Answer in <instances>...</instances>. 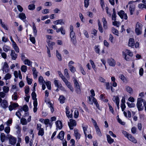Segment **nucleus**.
<instances>
[{"label": "nucleus", "instance_id": "nucleus-15", "mask_svg": "<svg viewBox=\"0 0 146 146\" xmlns=\"http://www.w3.org/2000/svg\"><path fill=\"white\" fill-rule=\"evenodd\" d=\"M113 98L114 99V101H115L118 109H119V99L118 97L117 96H114Z\"/></svg>", "mask_w": 146, "mask_h": 146}, {"label": "nucleus", "instance_id": "nucleus-34", "mask_svg": "<svg viewBox=\"0 0 146 146\" xmlns=\"http://www.w3.org/2000/svg\"><path fill=\"white\" fill-rule=\"evenodd\" d=\"M111 31L112 33L114 34L119 36L118 31L117 30L114 28V27H112L111 28Z\"/></svg>", "mask_w": 146, "mask_h": 146}, {"label": "nucleus", "instance_id": "nucleus-8", "mask_svg": "<svg viewBox=\"0 0 146 146\" xmlns=\"http://www.w3.org/2000/svg\"><path fill=\"white\" fill-rule=\"evenodd\" d=\"M10 143L12 145H14L16 142L15 138L11 135H10L8 137Z\"/></svg>", "mask_w": 146, "mask_h": 146}, {"label": "nucleus", "instance_id": "nucleus-11", "mask_svg": "<svg viewBox=\"0 0 146 146\" xmlns=\"http://www.w3.org/2000/svg\"><path fill=\"white\" fill-rule=\"evenodd\" d=\"M10 55L12 60H15L17 57V54L15 53V51L14 50H11Z\"/></svg>", "mask_w": 146, "mask_h": 146}, {"label": "nucleus", "instance_id": "nucleus-41", "mask_svg": "<svg viewBox=\"0 0 146 146\" xmlns=\"http://www.w3.org/2000/svg\"><path fill=\"white\" fill-rule=\"evenodd\" d=\"M29 9L31 10H33L35 9V5L34 4L29 5L28 6Z\"/></svg>", "mask_w": 146, "mask_h": 146}, {"label": "nucleus", "instance_id": "nucleus-24", "mask_svg": "<svg viewBox=\"0 0 146 146\" xmlns=\"http://www.w3.org/2000/svg\"><path fill=\"white\" fill-rule=\"evenodd\" d=\"M15 127L16 129H17L16 131L17 134L20 137L21 136V135L20 133L21 132V129L20 127L18 125H17Z\"/></svg>", "mask_w": 146, "mask_h": 146}, {"label": "nucleus", "instance_id": "nucleus-21", "mask_svg": "<svg viewBox=\"0 0 146 146\" xmlns=\"http://www.w3.org/2000/svg\"><path fill=\"white\" fill-rule=\"evenodd\" d=\"M135 6L133 4L129 6V10L131 15L133 14V12L135 10Z\"/></svg>", "mask_w": 146, "mask_h": 146}, {"label": "nucleus", "instance_id": "nucleus-37", "mask_svg": "<svg viewBox=\"0 0 146 146\" xmlns=\"http://www.w3.org/2000/svg\"><path fill=\"white\" fill-rule=\"evenodd\" d=\"M38 82L41 84H42L45 83V82L42 76H40L38 79Z\"/></svg>", "mask_w": 146, "mask_h": 146}, {"label": "nucleus", "instance_id": "nucleus-59", "mask_svg": "<svg viewBox=\"0 0 146 146\" xmlns=\"http://www.w3.org/2000/svg\"><path fill=\"white\" fill-rule=\"evenodd\" d=\"M70 113V111H66V114L68 118H72V114H69Z\"/></svg>", "mask_w": 146, "mask_h": 146}, {"label": "nucleus", "instance_id": "nucleus-19", "mask_svg": "<svg viewBox=\"0 0 146 146\" xmlns=\"http://www.w3.org/2000/svg\"><path fill=\"white\" fill-rule=\"evenodd\" d=\"M13 47L14 49L15 50V51L17 52H19V50L18 47L17 46V44L13 40Z\"/></svg>", "mask_w": 146, "mask_h": 146}, {"label": "nucleus", "instance_id": "nucleus-16", "mask_svg": "<svg viewBox=\"0 0 146 146\" xmlns=\"http://www.w3.org/2000/svg\"><path fill=\"white\" fill-rule=\"evenodd\" d=\"M64 133L63 131H62L60 132L57 136V137L60 139L63 140L64 138Z\"/></svg>", "mask_w": 146, "mask_h": 146}, {"label": "nucleus", "instance_id": "nucleus-12", "mask_svg": "<svg viewBox=\"0 0 146 146\" xmlns=\"http://www.w3.org/2000/svg\"><path fill=\"white\" fill-rule=\"evenodd\" d=\"M18 106L19 105L17 103H13L11 104V105L9 106V109L10 111H11L13 110L18 107Z\"/></svg>", "mask_w": 146, "mask_h": 146}, {"label": "nucleus", "instance_id": "nucleus-55", "mask_svg": "<svg viewBox=\"0 0 146 146\" xmlns=\"http://www.w3.org/2000/svg\"><path fill=\"white\" fill-rule=\"evenodd\" d=\"M89 0H84V7L86 8H87L89 5Z\"/></svg>", "mask_w": 146, "mask_h": 146}, {"label": "nucleus", "instance_id": "nucleus-10", "mask_svg": "<svg viewBox=\"0 0 146 146\" xmlns=\"http://www.w3.org/2000/svg\"><path fill=\"white\" fill-rule=\"evenodd\" d=\"M3 69V72H5V73H6L8 72L9 68L7 62H5Z\"/></svg>", "mask_w": 146, "mask_h": 146}, {"label": "nucleus", "instance_id": "nucleus-46", "mask_svg": "<svg viewBox=\"0 0 146 146\" xmlns=\"http://www.w3.org/2000/svg\"><path fill=\"white\" fill-rule=\"evenodd\" d=\"M64 74L67 78L69 77V75L68 73V70L66 68L64 70Z\"/></svg>", "mask_w": 146, "mask_h": 146}, {"label": "nucleus", "instance_id": "nucleus-51", "mask_svg": "<svg viewBox=\"0 0 146 146\" xmlns=\"http://www.w3.org/2000/svg\"><path fill=\"white\" fill-rule=\"evenodd\" d=\"M11 77V75L9 73H7L6 74L4 77V78L6 80L9 79Z\"/></svg>", "mask_w": 146, "mask_h": 146}, {"label": "nucleus", "instance_id": "nucleus-5", "mask_svg": "<svg viewBox=\"0 0 146 146\" xmlns=\"http://www.w3.org/2000/svg\"><path fill=\"white\" fill-rule=\"evenodd\" d=\"M70 122H68V125L70 129H73V126L76 125V123L75 120L73 119H70Z\"/></svg>", "mask_w": 146, "mask_h": 146}, {"label": "nucleus", "instance_id": "nucleus-22", "mask_svg": "<svg viewBox=\"0 0 146 146\" xmlns=\"http://www.w3.org/2000/svg\"><path fill=\"white\" fill-rule=\"evenodd\" d=\"M107 140L109 143L111 144L114 141V140L112 139L109 135H107Z\"/></svg>", "mask_w": 146, "mask_h": 146}, {"label": "nucleus", "instance_id": "nucleus-30", "mask_svg": "<svg viewBox=\"0 0 146 146\" xmlns=\"http://www.w3.org/2000/svg\"><path fill=\"white\" fill-rule=\"evenodd\" d=\"M33 33L34 35V36H36L37 35V31L35 23H33Z\"/></svg>", "mask_w": 146, "mask_h": 146}, {"label": "nucleus", "instance_id": "nucleus-43", "mask_svg": "<svg viewBox=\"0 0 146 146\" xmlns=\"http://www.w3.org/2000/svg\"><path fill=\"white\" fill-rule=\"evenodd\" d=\"M47 87L48 90H50L51 89V82L50 81L45 82V83Z\"/></svg>", "mask_w": 146, "mask_h": 146}, {"label": "nucleus", "instance_id": "nucleus-42", "mask_svg": "<svg viewBox=\"0 0 146 146\" xmlns=\"http://www.w3.org/2000/svg\"><path fill=\"white\" fill-rule=\"evenodd\" d=\"M21 122L23 125H26L27 123L26 119L24 118H22L21 119Z\"/></svg>", "mask_w": 146, "mask_h": 146}, {"label": "nucleus", "instance_id": "nucleus-23", "mask_svg": "<svg viewBox=\"0 0 146 146\" xmlns=\"http://www.w3.org/2000/svg\"><path fill=\"white\" fill-rule=\"evenodd\" d=\"M31 95L32 99L34 100L33 102H36V103H37V100L36 98V95L35 92H32Z\"/></svg>", "mask_w": 146, "mask_h": 146}, {"label": "nucleus", "instance_id": "nucleus-44", "mask_svg": "<svg viewBox=\"0 0 146 146\" xmlns=\"http://www.w3.org/2000/svg\"><path fill=\"white\" fill-rule=\"evenodd\" d=\"M27 69V67L26 66L23 65L21 67V70L22 72H26Z\"/></svg>", "mask_w": 146, "mask_h": 146}, {"label": "nucleus", "instance_id": "nucleus-14", "mask_svg": "<svg viewBox=\"0 0 146 146\" xmlns=\"http://www.w3.org/2000/svg\"><path fill=\"white\" fill-rule=\"evenodd\" d=\"M135 44L134 40V39L130 38L128 42V45L131 48H133Z\"/></svg>", "mask_w": 146, "mask_h": 146}, {"label": "nucleus", "instance_id": "nucleus-47", "mask_svg": "<svg viewBox=\"0 0 146 146\" xmlns=\"http://www.w3.org/2000/svg\"><path fill=\"white\" fill-rule=\"evenodd\" d=\"M125 52H126V53L129 56L132 57L133 56V54L132 52H131L130 50L128 49H126Z\"/></svg>", "mask_w": 146, "mask_h": 146}, {"label": "nucleus", "instance_id": "nucleus-17", "mask_svg": "<svg viewBox=\"0 0 146 146\" xmlns=\"http://www.w3.org/2000/svg\"><path fill=\"white\" fill-rule=\"evenodd\" d=\"M53 23L56 25L58 24L62 25L64 24V22L63 21V19L58 20L56 21H54L53 22Z\"/></svg>", "mask_w": 146, "mask_h": 146}, {"label": "nucleus", "instance_id": "nucleus-3", "mask_svg": "<svg viewBox=\"0 0 146 146\" xmlns=\"http://www.w3.org/2000/svg\"><path fill=\"white\" fill-rule=\"evenodd\" d=\"M122 133L124 135L127 137L130 141L135 143H137V140L131 134H128L127 132L125 131H123Z\"/></svg>", "mask_w": 146, "mask_h": 146}, {"label": "nucleus", "instance_id": "nucleus-62", "mask_svg": "<svg viewBox=\"0 0 146 146\" xmlns=\"http://www.w3.org/2000/svg\"><path fill=\"white\" fill-rule=\"evenodd\" d=\"M28 108L27 105H25L23 106V110H24L25 112L28 111Z\"/></svg>", "mask_w": 146, "mask_h": 146}, {"label": "nucleus", "instance_id": "nucleus-53", "mask_svg": "<svg viewBox=\"0 0 146 146\" xmlns=\"http://www.w3.org/2000/svg\"><path fill=\"white\" fill-rule=\"evenodd\" d=\"M26 79L28 84L29 85H31L32 83V80L28 78L27 76V77Z\"/></svg>", "mask_w": 146, "mask_h": 146}, {"label": "nucleus", "instance_id": "nucleus-7", "mask_svg": "<svg viewBox=\"0 0 146 146\" xmlns=\"http://www.w3.org/2000/svg\"><path fill=\"white\" fill-rule=\"evenodd\" d=\"M75 35V33L74 32H70V36L71 38V41L74 44L76 43V39Z\"/></svg>", "mask_w": 146, "mask_h": 146}, {"label": "nucleus", "instance_id": "nucleus-39", "mask_svg": "<svg viewBox=\"0 0 146 146\" xmlns=\"http://www.w3.org/2000/svg\"><path fill=\"white\" fill-rule=\"evenodd\" d=\"M4 50L6 52H7L9 50H10V47L6 45H5L3 47Z\"/></svg>", "mask_w": 146, "mask_h": 146}, {"label": "nucleus", "instance_id": "nucleus-36", "mask_svg": "<svg viewBox=\"0 0 146 146\" xmlns=\"http://www.w3.org/2000/svg\"><path fill=\"white\" fill-rule=\"evenodd\" d=\"M32 71L34 77L35 78H36L37 76L38 72L36 71V68H33Z\"/></svg>", "mask_w": 146, "mask_h": 146}, {"label": "nucleus", "instance_id": "nucleus-56", "mask_svg": "<svg viewBox=\"0 0 146 146\" xmlns=\"http://www.w3.org/2000/svg\"><path fill=\"white\" fill-rule=\"evenodd\" d=\"M117 117H118L117 119L118 122L120 124L123 125H124L125 124V123L122 121L119 118V115L117 116Z\"/></svg>", "mask_w": 146, "mask_h": 146}, {"label": "nucleus", "instance_id": "nucleus-54", "mask_svg": "<svg viewBox=\"0 0 146 146\" xmlns=\"http://www.w3.org/2000/svg\"><path fill=\"white\" fill-rule=\"evenodd\" d=\"M127 104L129 108H134L135 106V104L134 103H132L131 104H130L128 102H127Z\"/></svg>", "mask_w": 146, "mask_h": 146}, {"label": "nucleus", "instance_id": "nucleus-29", "mask_svg": "<svg viewBox=\"0 0 146 146\" xmlns=\"http://www.w3.org/2000/svg\"><path fill=\"white\" fill-rule=\"evenodd\" d=\"M65 99V98L63 95H60L59 97L58 100L60 103L63 104L64 103Z\"/></svg>", "mask_w": 146, "mask_h": 146}, {"label": "nucleus", "instance_id": "nucleus-31", "mask_svg": "<svg viewBox=\"0 0 146 146\" xmlns=\"http://www.w3.org/2000/svg\"><path fill=\"white\" fill-rule=\"evenodd\" d=\"M19 17L21 19L23 20L25 19L26 18V17L25 13H21L19 14Z\"/></svg>", "mask_w": 146, "mask_h": 146}, {"label": "nucleus", "instance_id": "nucleus-49", "mask_svg": "<svg viewBox=\"0 0 146 146\" xmlns=\"http://www.w3.org/2000/svg\"><path fill=\"white\" fill-rule=\"evenodd\" d=\"M3 91L5 93H7L9 90V88L7 86H4L3 87Z\"/></svg>", "mask_w": 146, "mask_h": 146}, {"label": "nucleus", "instance_id": "nucleus-35", "mask_svg": "<svg viewBox=\"0 0 146 146\" xmlns=\"http://www.w3.org/2000/svg\"><path fill=\"white\" fill-rule=\"evenodd\" d=\"M68 67L72 72L74 73L76 71L75 67L71 65H68Z\"/></svg>", "mask_w": 146, "mask_h": 146}, {"label": "nucleus", "instance_id": "nucleus-1", "mask_svg": "<svg viewBox=\"0 0 146 146\" xmlns=\"http://www.w3.org/2000/svg\"><path fill=\"white\" fill-rule=\"evenodd\" d=\"M146 102L144 99L141 98H138L137 100V106L139 111H142L143 109V107L145 106Z\"/></svg>", "mask_w": 146, "mask_h": 146}, {"label": "nucleus", "instance_id": "nucleus-28", "mask_svg": "<svg viewBox=\"0 0 146 146\" xmlns=\"http://www.w3.org/2000/svg\"><path fill=\"white\" fill-rule=\"evenodd\" d=\"M94 50L99 55L100 54V49L99 45H95L94 47Z\"/></svg>", "mask_w": 146, "mask_h": 146}, {"label": "nucleus", "instance_id": "nucleus-45", "mask_svg": "<svg viewBox=\"0 0 146 146\" xmlns=\"http://www.w3.org/2000/svg\"><path fill=\"white\" fill-rule=\"evenodd\" d=\"M56 55L59 61H61L62 60L61 56L60 54L58 52V50H56Z\"/></svg>", "mask_w": 146, "mask_h": 146}, {"label": "nucleus", "instance_id": "nucleus-60", "mask_svg": "<svg viewBox=\"0 0 146 146\" xmlns=\"http://www.w3.org/2000/svg\"><path fill=\"white\" fill-rule=\"evenodd\" d=\"M75 90L76 93L78 94H80L81 93V91L80 89V88H75Z\"/></svg>", "mask_w": 146, "mask_h": 146}, {"label": "nucleus", "instance_id": "nucleus-25", "mask_svg": "<svg viewBox=\"0 0 146 146\" xmlns=\"http://www.w3.org/2000/svg\"><path fill=\"white\" fill-rule=\"evenodd\" d=\"M113 13L112 16V20L115 21L116 20V16L115 9L114 8L113 10Z\"/></svg>", "mask_w": 146, "mask_h": 146}, {"label": "nucleus", "instance_id": "nucleus-9", "mask_svg": "<svg viewBox=\"0 0 146 146\" xmlns=\"http://www.w3.org/2000/svg\"><path fill=\"white\" fill-rule=\"evenodd\" d=\"M108 62L109 65L111 66H114L115 65V61L112 58L108 59Z\"/></svg>", "mask_w": 146, "mask_h": 146}, {"label": "nucleus", "instance_id": "nucleus-32", "mask_svg": "<svg viewBox=\"0 0 146 146\" xmlns=\"http://www.w3.org/2000/svg\"><path fill=\"white\" fill-rule=\"evenodd\" d=\"M24 62L25 64L29 66H31L32 63V62L31 61L27 59L25 60L24 61Z\"/></svg>", "mask_w": 146, "mask_h": 146}, {"label": "nucleus", "instance_id": "nucleus-26", "mask_svg": "<svg viewBox=\"0 0 146 146\" xmlns=\"http://www.w3.org/2000/svg\"><path fill=\"white\" fill-rule=\"evenodd\" d=\"M74 88H80V85L78 82V81L76 78H74Z\"/></svg>", "mask_w": 146, "mask_h": 146}, {"label": "nucleus", "instance_id": "nucleus-58", "mask_svg": "<svg viewBox=\"0 0 146 146\" xmlns=\"http://www.w3.org/2000/svg\"><path fill=\"white\" fill-rule=\"evenodd\" d=\"M60 31L61 33L63 35L65 34V29H64L63 27H62L60 28Z\"/></svg>", "mask_w": 146, "mask_h": 146}, {"label": "nucleus", "instance_id": "nucleus-18", "mask_svg": "<svg viewBox=\"0 0 146 146\" xmlns=\"http://www.w3.org/2000/svg\"><path fill=\"white\" fill-rule=\"evenodd\" d=\"M56 128L61 129L62 127V122L60 121H58L56 122Z\"/></svg>", "mask_w": 146, "mask_h": 146}, {"label": "nucleus", "instance_id": "nucleus-61", "mask_svg": "<svg viewBox=\"0 0 146 146\" xmlns=\"http://www.w3.org/2000/svg\"><path fill=\"white\" fill-rule=\"evenodd\" d=\"M5 132L7 133H8L10 131V128L9 127H6L4 129Z\"/></svg>", "mask_w": 146, "mask_h": 146}, {"label": "nucleus", "instance_id": "nucleus-64", "mask_svg": "<svg viewBox=\"0 0 146 146\" xmlns=\"http://www.w3.org/2000/svg\"><path fill=\"white\" fill-rule=\"evenodd\" d=\"M119 77L120 79L122 80L123 82H125V81L126 79L125 78L123 75L121 74L119 76Z\"/></svg>", "mask_w": 146, "mask_h": 146}, {"label": "nucleus", "instance_id": "nucleus-50", "mask_svg": "<svg viewBox=\"0 0 146 146\" xmlns=\"http://www.w3.org/2000/svg\"><path fill=\"white\" fill-rule=\"evenodd\" d=\"M90 62L91 63V64L92 65V68H93V69L95 71V69H96V66L93 62V61L92 60H90Z\"/></svg>", "mask_w": 146, "mask_h": 146}, {"label": "nucleus", "instance_id": "nucleus-57", "mask_svg": "<svg viewBox=\"0 0 146 146\" xmlns=\"http://www.w3.org/2000/svg\"><path fill=\"white\" fill-rule=\"evenodd\" d=\"M96 129L97 134L99 135V136H101L102 135L100 131V129L99 128V127L96 128Z\"/></svg>", "mask_w": 146, "mask_h": 146}, {"label": "nucleus", "instance_id": "nucleus-40", "mask_svg": "<svg viewBox=\"0 0 146 146\" xmlns=\"http://www.w3.org/2000/svg\"><path fill=\"white\" fill-rule=\"evenodd\" d=\"M33 106L34 107L33 108V111L34 113H35L37 110V103H36V102H33Z\"/></svg>", "mask_w": 146, "mask_h": 146}, {"label": "nucleus", "instance_id": "nucleus-33", "mask_svg": "<svg viewBox=\"0 0 146 146\" xmlns=\"http://www.w3.org/2000/svg\"><path fill=\"white\" fill-rule=\"evenodd\" d=\"M125 89L126 91L129 93L131 94L132 92L133 89L130 87L128 86H126Z\"/></svg>", "mask_w": 146, "mask_h": 146}, {"label": "nucleus", "instance_id": "nucleus-20", "mask_svg": "<svg viewBox=\"0 0 146 146\" xmlns=\"http://www.w3.org/2000/svg\"><path fill=\"white\" fill-rule=\"evenodd\" d=\"M74 133L76 139H79L80 137V135L78 133L77 129H74Z\"/></svg>", "mask_w": 146, "mask_h": 146}, {"label": "nucleus", "instance_id": "nucleus-52", "mask_svg": "<svg viewBox=\"0 0 146 146\" xmlns=\"http://www.w3.org/2000/svg\"><path fill=\"white\" fill-rule=\"evenodd\" d=\"M49 107L52 113L54 111V109L53 105L50 102H49Z\"/></svg>", "mask_w": 146, "mask_h": 146}, {"label": "nucleus", "instance_id": "nucleus-27", "mask_svg": "<svg viewBox=\"0 0 146 146\" xmlns=\"http://www.w3.org/2000/svg\"><path fill=\"white\" fill-rule=\"evenodd\" d=\"M98 29L99 31L101 33H102L103 32V30L102 26L100 23V20H98Z\"/></svg>", "mask_w": 146, "mask_h": 146}, {"label": "nucleus", "instance_id": "nucleus-48", "mask_svg": "<svg viewBox=\"0 0 146 146\" xmlns=\"http://www.w3.org/2000/svg\"><path fill=\"white\" fill-rule=\"evenodd\" d=\"M123 55L125 56V59L127 61H129L130 59V57L129 56H127L126 53L123 52Z\"/></svg>", "mask_w": 146, "mask_h": 146}, {"label": "nucleus", "instance_id": "nucleus-6", "mask_svg": "<svg viewBox=\"0 0 146 146\" xmlns=\"http://www.w3.org/2000/svg\"><path fill=\"white\" fill-rule=\"evenodd\" d=\"M118 14L120 17L121 19H124L127 20V17L126 13H125L123 10H121L118 13Z\"/></svg>", "mask_w": 146, "mask_h": 146}, {"label": "nucleus", "instance_id": "nucleus-63", "mask_svg": "<svg viewBox=\"0 0 146 146\" xmlns=\"http://www.w3.org/2000/svg\"><path fill=\"white\" fill-rule=\"evenodd\" d=\"M17 92H15L14 94L12 96V98H13L15 100H17Z\"/></svg>", "mask_w": 146, "mask_h": 146}, {"label": "nucleus", "instance_id": "nucleus-4", "mask_svg": "<svg viewBox=\"0 0 146 146\" xmlns=\"http://www.w3.org/2000/svg\"><path fill=\"white\" fill-rule=\"evenodd\" d=\"M41 124L40 123L37 124L36 129L38 131V135L42 136L44 134V131L43 128H41Z\"/></svg>", "mask_w": 146, "mask_h": 146}, {"label": "nucleus", "instance_id": "nucleus-38", "mask_svg": "<svg viewBox=\"0 0 146 146\" xmlns=\"http://www.w3.org/2000/svg\"><path fill=\"white\" fill-rule=\"evenodd\" d=\"M0 137L1 141L2 142H4L5 138V136L4 133H1Z\"/></svg>", "mask_w": 146, "mask_h": 146}, {"label": "nucleus", "instance_id": "nucleus-13", "mask_svg": "<svg viewBox=\"0 0 146 146\" xmlns=\"http://www.w3.org/2000/svg\"><path fill=\"white\" fill-rule=\"evenodd\" d=\"M1 106L3 108L5 109L8 107L7 102L5 100H3L1 104Z\"/></svg>", "mask_w": 146, "mask_h": 146}, {"label": "nucleus", "instance_id": "nucleus-2", "mask_svg": "<svg viewBox=\"0 0 146 146\" xmlns=\"http://www.w3.org/2000/svg\"><path fill=\"white\" fill-rule=\"evenodd\" d=\"M142 25L138 23L136 24L135 28V32L137 35H139L142 34Z\"/></svg>", "mask_w": 146, "mask_h": 146}]
</instances>
